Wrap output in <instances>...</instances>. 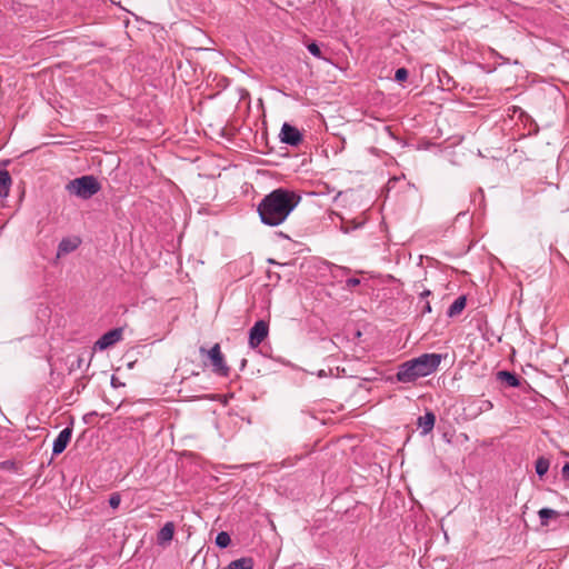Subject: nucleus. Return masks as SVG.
I'll use <instances>...</instances> for the list:
<instances>
[{"label":"nucleus","mask_w":569,"mask_h":569,"mask_svg":"<svg viewBox=\"0 0 569 569\" xmlns=\"http://www.w3.org/2000/svg\"><path fill=\"white\" fill-rule=\"evenodd\" d=\"M79 246V241L64 238L58 246V254H67L74 251Z\"/></svg>","instance_id":"obj_14"},{"label":"nucleus","mask_w":569,"mask_h":569,"mask_svg":"<svg viewBox=\"0 0 569 569\" xmlns=\"http://www.w3.org/2000/svg\"><path fill=\"white\" fill-rule=\"evenodd\" d=\"M122 338V329L114 328L103 333L94 343V348L98 350H106L109 347L119 342Z\"/></svg>","instance_id":"obj_7"},{"label":"nucleus","mask_w":569,"mask_h":569,"mask_svg":"<svg viewBox=\"0 0 569 569\" xmlns=\"http://www.w3.org/2000/svg\"><path fill=\"white\" fill-rule=\"evenodd\" d=\"M467 305V298L466 296L458 297L449 307L447 315L448 317L452 318L458 315H460Z\"/></svg>","instance_id":"obj_12"},{"label":"nucleus","mask_w":569,"mask_h":569,"mask_svg":"<svg viewBox=\"0 0 569 569\" xmlns=\"http://www.w3.org/2000/svg\"><path fill=\"white\" fill-rule=\"evenodd\" d=\"M360 282H361V281H360V279H359V278H349V279H347V281H346V288H347V289H351V288H353V287L359 286V284H360Z\"/></svg>","instance_id":"obj_25"},{"label":"nucleus","mask_w":569,"mask_h":569,"mask_svg":"<svg viewBox=\"0 0 569 569\" xmlns=\"http://www.w3.org/2000/svg\"><path fill=\"white\" fill-rule=\"evenodd\" d=\"M409 72L406 68H399L396 70L395 80L398 82H403L408 79Z\"/></svg>","instance_id":"obj_21"},{"label":"nucleus","mask_w":569,"mask_h":569,"mask_svg":"<svg viewBox=\"0 0 569 569\" xmlns=\"http://www.w3.org/2000/svg\"><path fill=\"white\" fill-rule=\"evenodd\" d=\"M301 201L293 190L278 188L266 194L258 204V213L263 224L276 227L286 221Z\"/></svg>","instance_id":"obj_1"},{"label":"nucleus","mask_w":569,"mask_h":569,"mask_svg":"<svg viewBox=\"0 0 569 569\" xmlns=\"http://www.w3.org/2000/svg\"><path fill=\"white\" fill-rule=\"evenodd\" d=\"M102 401H104V405H106V409L100 411V413L96 412V411H92L88 415H86V422H88V420L91 418V417H98V416H101V417H107L108 415H110V410L108 408H111V410L114 409V405L116 403H121L122 400H118V401H113V402H110V400H108V397L104 395L102 396Z\"/></svg>","instance_id":"obj_15"},{"label":"nucleus","mask_w":569,"mask_h":569,"mask_svg":"<svg viewBox=\"0 0 569 569\" xmlns=\"http://www.w3.org/2000/svg\"><path fill=\"white\" fill-rule=\"evenodd\" d=\"M246 363H247V360H246V359H242V361H241V368H243V367L246 366Z\"/></svg>","instance_id":"obj_31"},{"label":"nucleus","mask_w":569,"mask_h":569,"mask_svg":"<svg viewBox=\"0 0 569 569\" xmlns=\"http://www.w3.org/2000/svg\"><path fill=\"white\" fill-rule=\"evenodd\" d=\"M363 223H365L363 220L358 221L356 219H345L341 217L340 230L343 233H349L350 231L356 230V229L360 228L361 226H363Z\"/></svg>","instance_id":"obj_17"},{"label":"nucleus","mask_w":569,"mask_h":569,"mask_svg":"<svg viewBox=\"0 0 569 569\" xmlns=\"http://www.w3.org/2000/svg\"><path fill=\"white\" fill-rule=\"evenodd\" d=\"M173 538V523L168 521L158 532V545L167 546Z\"/></svg>","instance_id":"obj_11"},{"label":"nucleus","mask_w":569,"mask_h":569,"mask_svg":"<svg viewBox=\"0 0 569 569\" xmlns=\"http://www.w3.org/2000/svg\"><path fill=\"white\" fill-rule=\"evenodd\" d=\"M308 51L316 58H321V50L316 42H311L308 44Z\"/></svg>","instance_id":"obj_23"},{"label":"nucleus","mask_w":569,"mask_h":569,"mask_svg":"<svg viewBox=\"0 0 569 569\" xmlns=\"http://www.w3.org/2000/svg\"><path fill=\"white\" fill-rule=\"evenodd\" d=\"M280 139L286 144L297 147L302 141V133L296 127L286 122L282 124Z\"/></svg>","instance_id":"obj_6"},{"label":"nucleus","mask_w":569,"mask_h":569,"mask_svg":"<svg viewBox=\"0 0 569 569\" xmlns=\"http://www.w3.org/2000/svg\"><path fill=\"white\" fill-rule=\"evenodd\" d=\"M461 440L468 441V436L466 433L460 435Z\"/></svg>","instance_id":"obj_30"},{"label":"nucleus","mask_w":569,"mask_h":569,"mask_svg":"<svg viewBox=\"0 0 569 569\" xmlns=\"http://www.w3.org/2000/svg\"><path fill=\"white\" fill-rule=\"evenodd\" d=\"M269 333V323L264 320H258L249 330V346L257 348Z\"/></svg>","instance_id":"obj_5"},{"label":"nucleus","mask_w":569,"mask_h":569,"mask_svg":"<svg viewBox=\"0 0 569 569\" xmlns=\"http://www.w3.org/2000/svg\"><path fill=\"white\" fill-rule=\"evenodd\" d=\"M495 380L500 383L501 388L520 387V378L518 375L507 370H500L495 373Z\"/></svg>","instance_id":"obj_8"},{"label":"nucleus","mask_w":569,"mask_h":569,"mask_svg":"<svg viewBox=\"0 0 569 569\" xmlns=\"http://www.w3.org/2000/svg\"><path fill=\"white\" fill-rule=\"evenodd\" d=\"M71 430L69 428L62 429L57 436L56 440H53L52 445V455L59 456L67 448V445L70 442Z\"/></svg>","instance_id":"obj_9"},{"label":"nucleus","mask_w":569,"mask_h":569,"mask_svg":"<svg viewBox=\"0 0 569 569\" xmlns=\"http://www.w3.org/2000/svg\"><path fill=\"white\" fill-rule=\"evenodd\" d=\"M232 395L233 393H214V396H212L211 399L221 402L222 405H226L227 401H229V398L232 397Z\"/></svg>","instance_id":"obj_22"},{"label":"nucleus","mask_w":569,"mask_h":569,"mask_svg":"<svg viewBox=\"0 0 569 569\" xmlns=\"http://www.w3.org/2000/svg\"><path fill=\"white\" fill-rule=\"evenodd\" d=\"M199 352L202 357L207 358L204 363L211 367L214 375L220 377H227L229 375L230 368L226 362L219 343L213 345L210 349L200 347Z\"/></svg>","instance_id":"obj_4"},{"label":"nucleus","mask_w":569,"mask_h":569,"mask_svg":"<svg viewBox=\"0 0 569 569\" xmlns=\"http://www.w3.org/2000/svg\"><path fill=\"white\" fill-rule=\"evenodd\" d=\"M442 356L439 353H423L415 359L403 362L397 372L401 382H411L418 378L431 375L437 370Z\"/></svg>","instance_id":"obj_2"},{"label":"nucleus","mask_w":569,"mask_h":569,"mask_svg":"<svg viewBox=\"0 0 569 569\" xmlns=\"http://www.w3.org/2000/svg\"><path fill=\"white\" fill-rule=\"evenodd\" d=\"M110 383L113 388H119L123 386L121 382L118 381V379L114 376L111 377Z\"/></svg>","instance_id":"obj_28"},{"label":"nucleus","mask_w":569,"mask_h":569,"mask_svg":"<svg viewBox=\"0 0 569 569\" xmlns=\"http://www.w3.org/2000/svg\"><path fill=\"white\" fill-rule=\"evenodd\" d=\"M253 561L249 557H242L240 559L231 561L224 569H252Z\"/></svg>","instance_id":"obj_16"},{"label":"nucleus","mask_w":569,"mask_h":569,"mask_svg":"<svg viewBox=\"0 0 569 569\" xmlns=\"http://www.w3.org/2000/svg\"><path fill=\"white\" fill-rule=\"evenodd\" d=\"M216 547L219 549H226L230 545V537L229 533L226 531H221L218 535H216L214 539Z\"/></svg>","instance_id":"obj_20"},{"label":"nucleus","mask_w":569,"mask_h":569,"mask_svg":"<svg viewBox=\"0 0 569 569\" xmlns=\"http://www.w3.org/2000/svg\"><path fill=\"white\" fill-rule=\"evenodd\" d=\"M557 516H558V512L555 509H550V508H542V509H540L539 510L540 525L543 526V527H547L548 521L550 519L557 518Z\"/></svg>","instance_id":"obj_18"},{"label":"nucleus","mask_w":569,"mask_h":569,"mask_svg":"<svg viewBox=\"0 0 569 569\" xmlns=\"http://www.w3.org/2000/svg\"><path fill=\"white\" fill-rule=\"evenodd\" d=\"M560 475H562V480L569 483V465L566 463L562 467V471H560Z\"/></svg>","instance_id":"obj_26"},{"label":"nucleus","mask_w":569,"mask_h":569,"mask_svg":"<svg viewBox=\"0 0 569 569\" xmlns=\"http://www.w3.org/2000/svg\"><path fill=\"white\" fill-rule=\"evenodd\" d=\"M550 468V462L545 457H540L536 461V473L540 478H542L545 475H547L548 469Z\"/></svg>","instance_id":"obj_19"},{"label":"nucleus","mask_w":569,"mask_h":569,"mask_svg":"<svg viewBox=\"0 0 569 569\" xmlns=\"http://www.w3.org/2000/svg\"><path fill=\"white\" fill-rule=\"evenodd\" d=\"M431 312V305L429 301H423L422 308H421V315L430 313Z\"/></svg>","instance_id":"obj_27"},{"label":"nucleus","mask_w":569,"mask_h":569,"mask_svg":"<svg viewBox=\"0 0 569 569\" xmlns=\"http://www.w3.org/2000/svg\"><path fill=\"white\" fill-rule=\"evenodd\" d=\"M120 505V496L119 493H112L111 497H109V506L111 508L117 509Z\"/></svg>","instance_id":"obj_24"},{"label":"nucleus","mask_w":569,"mask_h":569,"mask_svg":"<svg viewBox=\"0 0 569 569\" xmlns=\"http://www.w3.org/2000/svg\"><path fill=\"white\" fill-rule=\"evenodd\" d=\"M417 426L421 430V436H427L435 428V413L427 411L423 416L418 417Z\"/></svg>","instance_id":"obj_10"},{"label":"nucleus","mask_w":569,"mask_h":569,"mask_svg":"<svg viewBox=\"0 0 569 569\" xmlns=\"http://www.w3.org/2000/svg\"><path fill=\"white\" fill-rule=\"evenodd\" d=\"M431 295V291L430 290H423L421 293H420V300H425L427 297H429Z\"/></svg>","instance_id":"obj_29"},{"label":"nucleus","mask_w":569,"mask_h":569,"mask_svg":"<svg viewBox=\"0 0 569 569\" xmlns=\"http://www.w3.org/2000/svg\"><path fill=\"white\" fill-rule=\"evenodd\" d=\"M11 177L7 170H0V198H4L9 194L11 187Z\"/></svg>","instance_id":"obj_13"},{"label":"nucleus","mask_w":569,"mask_h":569,"mask_svg":"<svg viewBox=\"0 0 569 569\" xmlns=\"http://www.w3.org/2000/svg\"><path fill=\"white\" fill-rule=\"evenodd\" d=\"M66 189L69 191V193L87 200L98 193L101 189V186L96 177L82 176L69 181L66 186Z\"/></svg>","instance_id":"obj_3"}]
</instances>
